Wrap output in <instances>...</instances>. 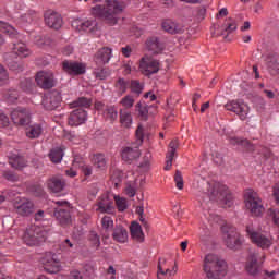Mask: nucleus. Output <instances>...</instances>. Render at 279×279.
I'll use <instances>...</instances> for the list:
<instances>
[{
  "label": "nucleus",
  "instance_id": "obj_52",
  "mask_svg": "<svg viewBox=\"0 0 279 279\" xmlns=\"http://www.w3.org/2000/svg\"><path fill=\"white\" fill-rule=\"evenodd\" d=\"M2 175L8 182H19V175L12 171H4Z\"/></svg>",
  "mask_w": 279,
  "mask_h": 279
},
{
  "label": "nucleus",
  "instance_id": "obj_23",
  "mask_svg": "<svg viewBox=\"0 0 279 279\" xmlns=\"http://www.w3.org/2000/svg\"><path fill=\"white\" fill-rule=\"evenodd\" d=\"M245 269L251 276H256L260 271V264H258V254L252 253L247 257Z\"/></svg>",
  "mask_w": 279,
  "mask_h": 279
},
{
  "label": "nucleus",
  "instance_id": "obj_36",
  "mask_svg": "<svg viewBox=\"0 0 279 279\" xmlns=\"http://www.w3.org/2000/svg\"><path fill=\"white\" fill-rule=\"evenodd\" d=\"M169 268H167V258L160 257L157 265V278L162 279L160 276H167Z\"/></svg>",
  "mask_w": 279,
  "mask_h": 279
},
{
  "label": "nucleus",
  "instance_id": "obj_10",
  "mask_svg": "<svg viewBox=\"0 0 279 279\" xmlns=\"http://www.w3.org/2000/svg\"><path fill=\"white\" fill-rule=\"evenodd\" d=\"M95 110H97V112H101L104 119L109 121V123H114L119 117V111H117V107H114V105H106L101 101H96Z\"/></svg>",
  "mask_w": 279,
  "mask_h": 279
},
{
  "label": "nucleus",
  "instance_id": "obj_35",
  "mask_svg": "<svg viewBox=\"0 0 279 279\" xmlns=\"http://www.w3.org/2000/svg\"><path fill=\"white\" fill-rule=\"evenodd\" d=\"M268 69L271 75H279V57L272 56L268 58Z\"/></svg>",
  "mask_w": 279,
  "mask_h": 279
},
{
  "label": "nucleus",
  "instance_id": "obj_61",
  "mask_svg": "<svg viewBox=\"0 0 279 279\" xmlns=\"http://www.w3.org/2000/svg\"><path fill=\"white\" fill-rule=\"evenodd\" d=\"M69 279H84V277H82L80 270H72L69 275Z\"/></svg>",
  "mask_w": 279,
  "mask_h": 279
},
{
  "label": "nucleus",
  "instance_id": "obj_46",
  "mask_svg": "<svg viewBox=\"0 0 279 279\" xmlns=\"http://www.w3.org/2000/svg\"><path fill=\"white\" fill-rule=\"evenodd\" d=\"M101 226H102V230L108 232L111 228H114V221L110 218V216H105L101 219Z\"/></svg>",
  "mask_w": 279,
  "mask_h": 279
},
{
  "label": "nucleus",
  "instance_id": "obj_49",
  "mask_svg": "<svg viewBox=\"0 0 279 279\" xmlns=\"http://www.w3.org/2000/svg\"><path fill=\"white\" fill-rule=\"evenodd\" d=\"M174 182H175V186H177V189H179V191H182V189H184V179L182 178V172H180V170L175 171Z\"/></svg>",
  "mask_w": 279,
  "mask_h": 279
},
{
  "label": "nucleus",
  "instance_id": "obj_14",
  "mask_svg": "<svg viewBox=\"0 0 279 279\" xmlns=\"http://www.w3.org/2000/svg\"><path fill=\"white\" fill-rule=\"evenodd\" d=\"M62 69L68 75H84L86 73V65L75 61H63Z\"/></svg>",
  "mask_w": 279,
  "mask_h": 279
},
{
  "label": "nucleus",
  "instance_id": "obj_26",
  "mask_svg": "<svg viewBox=\"0 0 279 279\" xmlns=\"http://www.w3.org/2000/svg\"><path fill=\"white\" fill-rule=\"evenodd\" d=\"M131 238L137 243H143L145 241V233H143V228L138 222L133 221L130 227Z\"/></svg>",
  "mask_w": 279,
  "mask_h": 279
},
{
  "label": "nucleus",
  "instance_id": "obj_17",
  "mask_svg": "<svg viewBox=\"0 0 279 279\" xmlns=\"http://www.w3.org/2000/svg\"><path fill=\"white\" fill-rule=\"evenodd\" d=\"M121 157L124 162L132 165L134 160H138L141 158V149L135 145L125 146L122 148Z\"/></svg>",
  "mask_w": 279,
  "mask_h": 279
},
{
  "label": "nucleus",
  "instance_id": "obj_57",
  "mask_svg": "<svg viewBox=\"0 0 279 279\" xmlns=\"http://www.w3.org/2000/svg\"><path fill=\"white\" fill-rule=\"evenodd\" d=\"M63 138H65V141H70V143H76L77 135L73 132L64 131Z\"/></svg>",
  "mask_w": 279,
  "mask_h": 279
},
{
  "label": "nucleus",
  "instance_id": "obj_31",
  "mask_svg": "<svg viewBox=\"0 0 279 279\" xmlns=\"http://www.w3.org/2000/svg\"><path fill=\"white\" fill-rule=\"evenodd\" d=\"M120 123L122 128L130 129L132 128L133 119H132V112L129 110L120 109Z\"/></svg>",
  "mask_w": 279,
  "mask_h": 279
},
{
  "label": "nucleus",
  "instance_id": "obj_37",
  "mask_svg": "<svg viewBox=\"0 0 279 279\" xmlns=\"http://www.w3.org/2000/svg\"><path fill=\"white\" fill-rule=\"evenodd\" d=\"M93 73L96 80H107L110 77V70L108 68H104V65H98Z\"/></svg>",
  "mask_w": 279,
  "mask_h": 279
},
{
  "label": "nucleus",
  "instance_id": "obj_47",
  "mask_svg": "<svg viewBox=\"0 0 279 279\" xmlns=\"http://www.w3.org/2000/svg\"><path fill=\"white\" fill-rule=\"evenodd\" d=\"M10 80V74L8 73V70L4 69L2 64H0V86H3V84H8Z\"/></svg>",
  "mask_w": 279,
  "mask_h": 279
},
{
  "label": "nucleus",
  "instance_id": "obj_56",
  "mask_svg": "<svg viewBox=\"0 0 279 279\" xmlns=\"http://www.w3.org/2000/svg\"><path fill=\"white\" fill-rule=\"evenodd\" d=\"M225 25H226L225 32L227 34H232V32H235L236 29V22L234 21L227 22Z\"/></svg>",
  "mask_w": 279,
  "mask_h": 279
},
{
  "label": "nucleus",
  "instance_id": "obj_21",
  "mask_svg": "<svg viewBox=\"0 0 279 279\" xmlns=\"http://www.w3.org/2000/svg\"><path fill=\"white\" fill-rule=\"evenodd\" d=\"M110 58H112V49L110 48H101L96 52L94 57V62L97 66H105L110 62Z\"/></svg>",
  "mask_w": 279,
  "mask_h": 279
},
{
  "label": "nucleus",
  "instance_id": "obj_63",
  "mask_svg": "<svg viewBox=\"0 0 279 279\" xmlns=\"http://www.w3.org/2000/svg\"><path fill=\"white\" fill-rule=\"evenodd\" d=\"M122 54L124 58H130L132 56V48L130 46L122 48Z\"/></svg>",
  "mask_w": 279,
  "mask_h": 279
},
{
  "label": "nucleus",
  "instance_id": "obj_59",
  "mask_svg": "<svg viewBox=\"0 0 279 279\" xmlns=\"http://www.w3.org/2000/svg\"><path fill=\"white\" fill-rule=\"evenodd\" d=\"M270 215L274 219V223L279 228V209H270Z\"/></svg>",
  "mask_w": 279,
  "mask_h": 279
},
{
  "label": "nucleus",
  "instance_id": "obj_19",
  "mask_svg": "<svg viewBox=\"0 0 279 279\" xmlns=\"http://www.w3.org/2000/svg\"><path fill=\"white\" fill-rule=\"evenodd\" d=\"M44 19L46 25L52 29H60L62 27V16L56 11H46Z\"/></svg>",
  "mask_w": 279,
  "mask_h": 279
},
{
  "label": "nucleus",
  "instance_id": "obj_30",
  "mask_svg": "<svg viewBox=\"0 0 279 279\" xmlns=\"http://www.w3.org/2000/svg\"><path fill=\"white\" fill-rule=\"evenodd\" d=\"M13 53L19 56L20 58H29V56H32V50L27 48V45L23 43H17L13 47Z\"/></svg>",
  "mask_w": 279,
  "mask_h": 279
},
{
  "label": "nucleus",
  "instance_id": "obj_38",
  "mask_svg": "<svg viewBox=\"0 0 279 279\" xmlns=\"http://www.w3.org/2000/svg\"><path fill=\"white\" fill-rule=\"evenodd\" d=\"M49 158L51 162L58 165V162H62V158H64V150H62V148H53L49 154Z\"/></svg>",
  "mask_w": 279,
  "mask_h": 279
},
{
  "label": "nucleus",
  "instance_id": "obj_33",
  "mask_svg": "<svg viewBox=\"0 0 279 279\" xmlns=\"http://www.w3.org/2000/svg\"><path fill=\"white\" fill-rule=\"evenodd\" d=\"M92 162L94 165V167H96V169H100V171L106 170L107 166V160H106V156H104L102 154H96L93 156L92 158Z\"/></svg>",
  "mask_w": 279,
  "mask_h": 279
},
{
  "label": "nucleus",
  "instance_id": "obj_9",
  "mask_svg": "<svg viewBox=\"0 0 279 279\" xmlns=\"http://www.w3.org/2000/svg\"><path fill=\"white\" fill-rule=\"evenodd\" d=\"M57 207L54 209V217L60 226H70L71 219V208H69V203L66 201H57L54 202Z\"/></svg>",
  "mask_w": 279,
  "mask_h": 279
},
{
  "label": "nucleus",
  "instance_id": "obj_43",
  "mask_svg": "<svg viewBox=\"0 0 279 279\" xmlns=\"http://www.w3.org/2000/svg\"><path fill=\"white\" fill-rule=\"evenodd\" d=\"M4 97L9 104H16L19 101V92L16 89H9Z\"/></svg>",
  "mask_w": 279,
  "mask_h": 279
},
{
  "label": "nucleus",
  "instance_id": "obj_3",
  "mask_svg": "<svg viewBox=\"0 0 279 279\" xmlns=\"http://www.w3.org/2000/svg\"><path fill=\"white\" fill-rule=\"evenodd\" d=\"M244 204L246 209L250 210L253 217H260L265 213V207L263 206V199L253 190H247L244 194Z\"/></svg>",
  "mask_w": 279,
  "mask_h": 279
},
{
  "label": "nucleus",
  "instance_id": "obj_34",
  "mask_svg": "<svg viewBox=\"0 0 279 279\" xmlns=\"http://www.w3.org/2000/svg\"><path fill=\"white\" fill-rule=\"evenodd\" d=\"M136 112H138V117L143 121H147V117H149V107L145 102H137L135 106Z\"/></svg>",
  "mask_w": 279,
  "mask_h": 279
},
{
  "label": "nucleus",
  "instance_id": "obj_1",
  "mask_svg": "<svg viewBox=\"0 0 279 279\" xmlns=\"http://www.w3.org/2000/svg\"><path fill=\"white\" fill-rule=\"evenodd\" d=\"M125 10L123 0H105V5L97 4L92 8V14L98 19H102L107 25L113 27L119 23L120 14Z\"/></svg>",
  "mask_w": 279,
  "mask_h": 279
},
{
  "label": "nucleus",
  "instance_id": "obj_2",
  "mask_svg": "<svg viewBox=\"0 0 279 279\" xmlns=\"http://www.w3.org/2000/svg\"><path fill=\"white\" fill-rule=\"evenodd\" d=\"M207 191L209 198L214 202H219L227 208L232 206L234 197H232V193H230L228 185L219 182L208 183Z\"/></svg>",
  "mask_w": 279,
  "mask_h": 279
},
{
  "label": "nucleus",
  "instance_id": "obj_55",
  "mask_svg": "<svg viewBox=\"0 0 279 279\" xmlns=\"http://www.w3.org/2000/svg\"><path fill=\"white\" fill-rule=\"evenodd\" d=\"M199 239L203 243H206V241L210 239V230H208V228H202L199 231Z\"/></svg>",
  "mask_w": 279,
  "mask_h": 279
},
{
  "label": "nucleus",
  "instance_id": "obj_45",
  "mask_svg": "<svg viewBox=\"0 0 279 279\" xmlns=\"http://www.w3.org/2000/svg\"><path fill=\"white\" fill-rule=\"evenodd\" d=\"M81 161H82V158H75L73 161V167H77V165H78L80 167H82V171H83L84 175H92L93 169L88 166H83L81 163Z\"/></svg>",
  "mask_w": 279,
  "mask_h": 279
},
{
  "label": "nucleus",
  "instance_id": "obj_62",
  "mask_svg": "<svg viewBox=\"0 0 279 279\" xmlns=\"http://www.w3.org/2000/svg\"><path fill=\"white\" fill-rule=\"evenodd\" d=\"M48 263L50 265H53L54 267H57V269L60 267V260L58 259V257L56 256V254H52V257L50 260H48Z\"/></svg>",
  "mask_w": 279,
  "mask_h": 279
},
{
  "label": "nucleus",
  "instance_id": "obj_27",
  "mask_svg": "<svg viewBox=\"0 0 279 279\" xmlns=\"http://www.w3.org/2000/svg\"><path fill=\"white\" fill-rule=\"evenodd\" d=\"M162 29L168 34H182L184 27L171 20H165L162 22Z\"/></svg>",
  "mask_w": 279,
  "mask_h": 279
},
{
  "label": "nucleus",
  "instance_id": "obj_60",
  "mask_svg": "<svg viewBox=\"0 0 279 279\" xmlns=\"http://www.w3.org/2000/svg\"><path fill=\"white\" fill-rule=\"evenodd\" d=\"M125 195H128V197H134V195H136V189L132 185H128L124 190Z\"/></svg>",
  "mask_w": 279,
  "mask_h": 279
},
{
  "label": "nucleus",
  "instance_id": "obj_7",
  "mask_svg": "<svg viewBox=\"0 0 279 279\" xmlns=\"http://www.w3.org/2000/svg\"><path fill=\"white\" fill-rule=\"evenodd\" d=\"M140 71L142 72V75H145L146 77L156 75V73L160 71V61L146 54L140 60Z\"/></svg>",
  "mask_w": 279,
  "mask_h": 279
},
{
  "label": "nucleus",
  "instance_id": "obj_29",
  "mask_svg": "<svg viewBox=\"0 0 279 279\" xmlns=\"http://www.w3.org/2000/svg\"><path fill=\"white\" fill-rule=\"evenodd\" d=\"M112 239L113 241H117V243H128V229L122 226L116 227L112 233Z\"/></svg>",
  "mask_w": 279,
  "mask_h": 279
},
{
  "label": "nucleus",
  "instance_id": "obj_54",
  "mask_svg": "<svg viewBox=\"0 0 279 279\" xmlns=\"http://www.w3.org/2000/svg\"><path fill=\"white\" fill-rule=\"evenodd\" d=\"M135 136L137 140V145H143V138H144V129L143 125H138L135 132Z\"/></svg>",
  "mask_w": 279,
  "mask_h": 279
},
{
  "label": "nucleus",
  "instance_id": "obj_42",
  "mask_svg": "<svg viewBox=\"0 0 279 279\" xmlns=\"http://www.w3.org/2000/svg\"><path fill=\"white\" fill-rule=\"evenodd\" d=\"M90 99L86 97H80L71 104V108H90Z\"/></svg>",
  "mask_w": 279,
  "mask_h": 279
},
{
  "label": "nucleus",
  "instance_id": "obj_32",
  "mask_svg": "<svg viewBox=\"0 0 279 279\" xmlns=\"http://www.w3.org/2000/svg\"><path fill=\"white\" fill-rule=\"evenodd\" d=\"M9 165L12 169L21 171V169H25V167H27V161L21 156H13L9 159Z\"/></svg>",
  "mask_w": 279,
  "mask_h": 279
},
{
  "label": "nucleus",
  "instance_id": "obj_6",
  "mask_svg": "<svg viewBox=\"0 0 279 279\" xmlns=\"http://www.w3.org/2000/svg\"><path fill=\"white\" fill-rule=\"evenodd\" d=\"M223 241L229 250H239L241 247V235L236 232V228L230 225H222Z\"/></svg>",
  "mask_w": 279,
  "mask_h": 279
},
{
  "label": "nucleus",
  "instance_id": "obj_48",
  "mask_svg": "<svg viewBox=\"0 0 279 279\" xmlns=\"http://www.w3.org/2000/svg\"><path fill=\"white\" fill-rule=\"evenodd\" d=\"M129 83L124 78H119L116 82V88L119 90L121 95L128 90Z\"/></svg>",
  "mask_w": 279,
  "mask_h": 279
},
{
  "label": "nucleus",
  "instance_id": "obj_13",
  "mask_svg": "<svg viewBox=\"0 0 279 279\" xmlns=\"http://www.w3.org/2000/svg\"><path fill=\"white\" fill-rule=\"evenodd\" d=\"M62 102V96L60 92L52 90L48 93L43 99V106L46 110H56Z\"/></svg>",
  "mask_w": 279,
  "mask_h": 279
},
{
  "label": "nucleus",
  "instance_id": "obj_16",
  "mask_svg": "<svg viewBox=\"0 0 279 279\" xmlns=\"http://www.w3.org/2000/svg\"><path fill=\"white\" fill-rule=\"evenodd\" d=\"M72 27L77 32H90V34H95V32L99 29L96 20H74L72 22Z\"/></svg>",
  "mask_w": 279,
  "mask_h": 279
},
{
  "label": "nucleus",
  "instance_id": "obj_51",
  "mask_svg": "<svg viewBox=\"0 0 279 279\" xmlns=\"http://www.w3.org/2000/svg\"><path fill=\"white\" fill-rule=\"evenodd\" d=\"M131 90L136 95H141L143 93V85L138 81L131 82Z\"/></svg>",
  "mask_w": 279,
  "mask_h": 279
},
{
  "label": "nucleus",
  "instance_id": "obj_53",
  "mask_svg": "<svg viewBox=\"0 0 279 279\" xmlns=\"http://www.w3.org/2000/svg\"><path fill=\"white\" fill-rule=\"evenodd\" d=\"M74 244L73 242H71V240L65 239L61 244H60V248L62 252H71V250H73Z\"/></svg>",
  "mask_w": 279,
  "mask_h": 279
},
{
  "label": "nucleus",
  "instance_id": "obj_24",
  "mask_svg": "<svg viewBox=\"0 0 279 279\" xmlns=\"http://www.w3.org/2000/svg\"><path fill=\"white\" fill-rule=\"evenodd\" d=\"M145 45L146 49L151 51V53L155 56H158V53H162V51H165V44H162L158 37H149Z\"/></svg>",
  "mask_w": 279,
  "mask_h": 279
},
{
  "label": "nucleus",
  "instance_id": "obj_8",
  "mask_svg": "<svg viewBox=\"0 0 279 279\" xmlns=\"http://www.w3.org/2000/svg\"><path fill=\"white\" fill-rule=\"evenodd\" d=\"M226 110L234 112L241 121H246L250 117V105L243 100H231L225 105Z\"/></svg>",
  "mask_w": 279,
  "mask_h": 279
},
{
  "label": "nucleus",
  "instance_id": "obj_20",
  "mask_svg": "<svg viewBox=\"0 0 279 279\" xmlns=\"http://www.w3.org/2000/svg\"><path fill=\"white\" fill-rule=\"evenodd\" d=\"M96 206V210L102 214H110L112 210H114V202L108 194H104L101 197H99Z\"/></svg>",
  "mask_w": 279,
  "mask_h": 279
},
{
  "label": "nucleus",
  "instance_id": "obj_40",
  "mask_svg": "<svg viewBox=\"0 0 279 279\" xmlns=\"http://www.w3.org/2000/svg\"><path fill=\"white\" fill-rule=\"evenodd\" d=\"M230 144L231 145H240V147H245L246 149H248V151H252V143H250L245 138H241V137H230Z\"/></svg>",
  "mask_w": 279,
  "mask_h": 279
},
{
  "label": "nucleus",
  "instance_id": "obj_44",
  "mask_svg": "<svg viewBox=\"0 0 279 279\" xmlns=\"http://www.w3.org/2000/svg\"><path fill=\"white\" fill-rule=\"evenodd\" d=\"M114 202H116V206L120 213L128 210V199H125L123 197L114 196Z\"/></svg>",
  "mask_w": 279,
  "mask_h": 279
},
{
  "label": "nucleus",
  "instance_id": "obj_39",
  "mask_svg": "<svg viewBox=\"0 0 279 279\" xmlns=\"http://www.w3.org/2000/svg\"><path fill=\"white\" fill-rule=\"evenodd\" d=\"M0 32H2V34H8V36H11V37H14L16 36V34H19L16 28H14L12 25L3 21H0Z\"/></svg>",
  "mask_w": 279,
  "mask_h": 279
},
{
  "label": "nucleus",
  "instance_id": "obj_11",
  "mask_svg": "<svg viewBox=\"0 0 279 279\" xmlns=\"http://www.w3.org/2000/svg\"><path fill=\"white\" fill-rule=\"evenodd\" d=\"M35 82L37 83L39 88H44V90H49L56 86V75L51 71H40L36 74Z\"/></svg>",
  "mask_w": 279,
  "mask_h": 279
},
{
  "label": "nucleus",
  "instance_id": "obj_25",
  "mask_svg": "<svg viewBox=\"0 0 279 279\" xmlns=\"http://www.w3.org/2000/svg\"><path fill=\"white\" fill-rule=\"evenodd\" d=\"M178 147H180V142H178V140H172L169 144V151L166 156L165 171H169L171 170V167H173V158H175Z\"/></svg>",
  "mask_w": 279,
  "mask_h": 279
},
{
  "label": "nucleus",
  "instance_id": "obj_50",
  "mask_svg": "<svg viewBox=\"0 0 279 279\" xmlns=\"http://www.w3.org/2000/svg\"><path fill=\"white\" fill-rule=\"evenodd\" d=\"M89 241H90L93 247H96V250H99V246L101 245V241L99 240L97 232L92 231L89 233Z\"/></svg>",
  "mask_w": 279,
  "mask_h": 279
},
{
  "label": "nucleus",
  "instance_id": "obj_22",
  "mask_svg": "<svg viewBox=\"0 0 279 279\" xmlns=\"http://www.w3.org/2000/svg\"><path fill=\"white\" fill-rule=\"evenodd\" d=\"M47 186L51 193H61V191H64L66 182L62 177L56 175L47 180Z\"/></svg>",
  "mask_w": 279,
  "mask_h": 279
},
{
  "label": "nucleus",
  "instance_id": "obj_12",
  "mask_svg": "<svg viewBox=\"0 0 279 279\" xmlns=\"http://www.w3.org/2000/svg\"><path fill=\"white\" fill-rule=\"evenodd\" d=\"M13 208L17 215L21 217H29L34 215L35 206L34 203L27 198H21L15 201L13 204Z\"/></svg>",
  "mask_w": 279,
  "mask_h": 279
},
{
  "label": "nucleus",
  "instance_id": "obj_58",
  "mask_svg": "<svg viewBox=\"0 0 279 279\" xmlns=\"http://www.w3.org/2000/svg\"><path fill=\"white\" fill-rule=\"evenodd\" d=\"M0 125L2 128H8L10 125V118L0 111Z\"/></svg>",
  "mask_w": 279,
  "mask_h": 279
},
{
  "label": "nucleus",
  "instance_id": "obj_64",
  "mask_svg": "<svg viewBox=\"0 0 279 279\" xmlns=\"http://www.w3.org/2000/svg\"><path fill=\"white\" fill-rule=\"evenodd\" d=\"M10 69H12V71L21 72V71H23V69H24V65H23V64H17V63H15V64H10Z\"/></svg>",
  "mask_w": 279,
  "mask_h": 279
},
{
  "label": "nucleus",
  "instance_id": "obj_28",
  "mask_svg": "<svg viewBox=\"0 0 279 279\" xmlns=\"http://www.w3.org/2000/svg\"><path fill=\"white\" fill-rule=\"evenodd\" d=\"M43 124L40 123H35L29 125L28 128H26V136L27 138H40V136H43Z\"/></svg>",
  "mask_w": 279,
  "mask_h": 279
},
{
  "label": "nucleus",
  "instance_id": "obj_15",
  "mask_svg": "<svg viewBox=\"0 0 279 279\" xmlns=\"http://www.w3.org/2000/svg\"><path fill=\"white\" fill-rule=\"evenodd\" d=\"M11 119L15 125H28L31 113L25 108H16L11 112Z\"/></svg>",
  "mask_w": 279,
  "mask_h": 279
},
{
  "label": "nucleus",
  "instance_id": "obj_4",
  "mask_svg": "<svg viewBox=\"0 0 279 279\" xmlns=\"http://www.w3.org/2000/svg\"><path fill=\"white\" fill-rule=\"evenodd\" d=\"M246 235L254 245H257L262 250H269V246L274 245V238L267 233L256 231L253 223L246 226Z\"/></svg>",
  "mask_w": 279,
  "mask_h": 279
},
{
  "label": "nucleus",
  "instance_id": "obj_41",
  "mask_svg": "<svg viewBox=\"0 0 279 279\" xmlns=\"http://www.w3.org/2000/svg\"><path fill=\"white\" fill-rule=\"evenodd\" d=\"M119 104L122 106V108H124V109H122V110H130V108H134V104H135L134 96H132V95H126V96H124V97L120 100Z\"/></svg>",
  "mask_w": 279,
  "mask_h": 279
},
{
  "label": "nucleus",
  "instance_id": "obj_5",
  "mask_svg": "<svg viewBox=\"0 0 279 279\" xmlns=\"http://www.w3.org/2000/svg\"><path fill=\"white\" fill-rule=\"evenodd\" d=\"M47 241V231L45 228L36 225L28 227L24 233V242L31 247L34 245H40Z\"/></svg>",
  "mask_w": 279,
  "mask_h": 279
},
{
  "label": "nucleus",
  "instance_id": "obj_18",
  "mask_svg": "<svg viewBox=\"0 0 279 279\" xmlns=\"http://www.w3.org/2000/svg\"><path fill=\"white\" fill-rule=\"evenodd\" d=\"M86 119H88V113L86 110L80 108L72 111L68 118V124L72 128H77V125H82V123H86Z\"/></svg>",
  "mask_w": 279,
  "mask_h": 279
}]
</instances>
